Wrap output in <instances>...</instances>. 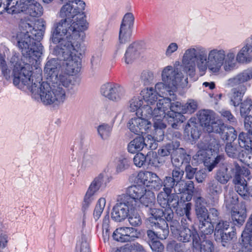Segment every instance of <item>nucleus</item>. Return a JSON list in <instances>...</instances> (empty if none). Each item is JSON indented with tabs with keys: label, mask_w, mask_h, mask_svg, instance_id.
I'll use <instances>...</instances> for the list:
<instances>
[{
	"label": "nucleus",
	"mask_w": 252,
	"mask_h": 252,
	"mask_svg": "<svg viewBox=\"0 0 252 252\" xmlns=\"http://www.w3.org/2000/svg\"><path fill=\"white\" fill-rule=\"evenodd\" d=\"M60 63L55 59L49 60L44 67L47 79L51 83L43 82L39 75L33 81L32 72L26 66L16 64L11 74L13 84L21 90H29L32 94H39L45 105L59 106L62 104L66 98L64 88L68 91L73 90L78 84L77 78L64 73L59 74Z\"/></svg>",
	"instance_id": "f257e3e1"
},
{
	"label": "nucleus",
	"mask_w": 252,
	"mask_h": 252,
	"mask_svg": "<svg viewBox=\"0 0 252 252\" xmlns=\"http://www.w3.org/2000/svg\"><path fill=\"white\" fill-rule=\"evenodd\" d=\"M60 11V17L62 19L54 23L52 30V41L57 44L61 39L64 38L72 40L83 39L84 31L88 28V23L83 13L79 14L74 5L65 3Z\"/></svg>",
	"instance_id": "f03ea898"
},
{
	"label": "nucleus",
	"mask_w": 252,
	"mask_h": 252,
	"mask_svg": "<svg viewBox=\"0 0 252 252\" xmlns=\"http://www.w3.org/2000/svg\"><path fill=\"white\" fill-rule=\"evenodd\" d=\"M81 40L61 39L53 49V54L63 61V65L68 75L77 73L80 70L81 63L79 60L82 53L80 43Z\"/></svg>",
	"instance_id": "7ed1b4c3"
},
{
	"label": "nucleus",
	"mask_w": 252,
	"mask_h": 252,
	"mask_svg": "<svg viewBox=\"0 0 252 252\" xmlns=\"http://www.w3.org/2000/svg\"><path fill=\"white\" fill-rule=\"evenodd\" d=\"M162 82L157 83L155 91L158 94H167L172 96L181 85L184 76L180 69L171 65L164 67L161 74Z\"/></svg>",
	"instance_id": "20e7f679"
},
{
	"label": "nucleus",
	"mask_w": 252,
	"mask_h": 252,
	"mask_svg": "<svg viewBox=\"0 0 252 252\" xmlns=\"http://www.w3.org/2000/svg\"><path fill=\"white\" fill-rule=\"evenodd\" d=\"M176 98L174 94L170 96V97H164L159 103L161 109L159 110V114L157 121L160 122L162 120L167 119L169 122L171 123V126L173 128H176L179 122L183 123L185 120L183 105H181L180 102L176 101L171 103L172 100Z\"/></svg>",
	"instance_id": "39448f33"
},
{
	"label": "nucleus",
	"mask_w": 252,
	"mask_h": 252,
	"mask_svg": "<svg viewBox=\"0 0 252 252\" xmlns=\"http://www.w3.org/2000/svg\"><path fill=\"white\" fill-rule=\"evenodd\" d=\"M202 72L207 69V52L199 48H192L187 50L184 55L182 65L184 70L189 76H193L196 65Z\"/></svg>",
	"instance_id": "423d86ee"
},
{
	"label": "nucleus",
	"mask_w": 252,
	"mask_h": 252,
	"mask_svg": "<svg viewBox=\"0 0 252 252\" xmlns=\"http://www.w3.org/2000/svg\"><path fill=\"white\" fill-rule=\"evenodd\" d=\"M17 44L22 55L26 58L36 60L42 55L43 46L28 31L21 32L17 35Z\"/></svg>",
	"instance_id": "0eeeda50"
},
{
	"label": "nucleus",
	"mask_w": 252,
	"mask_h": 252,
	"mask_svg": "<svg viewBox=\"0 0 252 252\" xmlns=\"http://www.w3.org/2000/svg\"><path fill=\"white\" fill-rule=\"evenodd\" d=\"M143 99L147 103L143 107L141 112V116L146 118H153L157 121L159 114V110L161 109L159 103L161 99H158V94L153 88H147L142 92Z\"/></svg>",
	"instance_id": "6e6552de"
},
{
	"label": "nucleus",
	"mask_w": 252,
	"mask_h": 252,
	"mask_svg": "<svg viewBox=\"0 0 252 252\" xmlns=\"http://www.w3.org/2000/svg\"><path fill=\"white\" fill-rule=\"evenodd\" d=\"M100 91L106 99L114 103L120 102L127 96L126 88L117 83H106L101 86Z\"/></svg>",
	"instance_id": "1a4fd4ad"
},
{
	"label": "nucleus",
	"mask_w": 252,
	"mask_h": 252,
	"mask_svg": "<svg viewBox=\"0 0 252 252\" xmlns=\"http://www.w3.org/2000/svg\"><path fill=\"white\" fill-rule=\"evenodd\" d=\"M136 208L121 195L117 198V203L113 206L111 212V218L116 222L125 220Z\"/></svg>",
	"instance_id": "9d476101"
},
{
	"label": "nucleus",
	"mask_w": 252,
	"mask_h": 252,
	"mask_svg": "<svg viewBox=\"0 0 252 252\" xmlns=\"http://www.w3.org/2000/svg\"><path fill=\"white\" fill-rule=\"evenodd\" d=\"M217 165L220 168L215 174L214 179L218 181L221 185L226 184L232 176L228 172V168L230 167L223 156H218L215 158V160H213L211 165L209 167L208 171H211Z\"/></svg>",
	"instance_id": "9b49d317"
},
{
	"label": "nucleus",
	"mask_w": 252,
	"mask_h": 252,
	"mask_svg": "<svg viewBox=\"0 0 252 252\" xmlns=\"http://www.w3.org/2000/svg\"><path fill=\"white\" fill-rule=\"evenodd\" d=\"M12 12H24L33 17H38L42 15L43 9L42 6L34 0H20Z\"/></svg>",
	"instance_id": "f8f14e48"
},
{
	"label": "nucleus",
	"mask_w": 252,
	"mask_h": 252,
	"mask_svg": "<svg viewBox=\"0 0 252 252\" xmlns=\"http://www.w3.org/2000/svg\"><path fill=\"white\" fill-rule=\"evenodd\" d=\"M233 227H229V222L220 220L214 229V236L217 241L226 243L232 239L235 235Z\"/></svg>",
	"instance_id": "ddd939ff"
},
{
	"label": "nucleus",
	"mask_w": 252,
	"mask_h": 252,
	"mask_svg": "<svg viewBox=\"0 0 252 252\" xmlns=\"http://www.w3.org/2000/svg\"><path fill=\"white\" fill-rule=\"evenodd\" d=\"M225 56L223 50H212L208 54L207 68L212 72H219L224 63Z\"/></svg>",
	"instance_id": "4468645a"
},
{
	"label": "nucleus",
	"mask_w": 252,
	"mask_h": 252,
	"mask_svg": "<svg viewBox=\"0 0 252 252\" xmlns=\"http://www.w3.org/2000/svg\"><path fill=\"white\" fill-rule=\"evenodd\" d=\"M134 20V16L131 13H127L124 16L119 31L120 43H125L130 40Z\"/></svg>",
	"instance_id": "2eb2a0df"
},
{
	"label": "nucleus",
	"mask_w": 252,
	"mask_h": 252,
	"mask_svg": "<svg viewBox=\"0 0 252 252\" xmlns=\"http://www.w3.org/2000/svg\"><path fill=\"white\" fill-rule=\"evenodd\" d=\"M146 190V187L143 185L131 186L126 189V193L121 195L136 208L139 200L145 193Z\"/></svg>",
	"instance_id": "dca6fc26"
},
{
	"label": "nucleus",
	"mask_w": 252,
	"mask_h": 252,
	"mask_svg": "<svg viewBox=\"0 0 252 252\" xmlns=\"http://www.w3.org/2000/svg\"><path fill=\"white\" fill-rule=\"evenodd\" d=\"M140 232L133 227H121L117 228L113 233V239L118 242H130L138 238Z\"/></svg>",
	"instance_id": "f3484780"
},
{
	"label": "nucleus",
	"mask_w": 252,
	"mask_h": 252,
	"mask_svg": "<svg viewBox=\"0 0 252 252\" xmlns=\"http://www.w3.org/2000/svg\"><path fill=\"white\" fill-rule=\"evenodd\" d=\"M238 199L234 198L226 199L225 200V206L228 210H231V219L235 225L240 227L245 222L247 217L245 211H237L235 210V205L237 203Z\"/></svg>",
	"instance_id": "a211bd4d"
},
{
	"label": "nucleus",
	"mask_w": 252,
	"mask_h": 252,
	"mask_svg": "<svg viewBox=\"0 0 252 252\" xmlns=\"http://www.w3.org/2000/svg\"><path fill=\"white\" fill-rule=\"evenodd\" d=\"M128 126L132 132L139 135L148 132L149 128L152 127V123L143 118H134L129 120Z\"/></svg>",
	"instance_id": "6ab92c4d"
},
{
	"label": "nucleus",
	"mask_w": 252,
	"mask_h": 252,
	"mask_svg": "<svg viewBox=\"0 0 252 252\" xmlns=\"http://www.w3.org/2000/svg\"><path fill=\"white\" fill-rule=\"evenodd\" d=\"M250 219L247 220L245 229L242 234L241 248L238 252H252V233H249L252 230V217Z\"/></svg>",
	"instance_id": "aec40b11"
},
{
	"label": "nucleus",
	"mask_w": 252,
	"mask_h": 252,
	"mask_svg": "<svg viewBox=\"0 0 252 252\" xmlns=\"http://www.w3.org/2000/svg\"><path fill=\"white\" fill-rule=\"evenodd\" d=\"M174 237L183 243H187L192 240V248L198 241H200L199 235L195 229H190L187 227H180L178 234H176Z\"/></svg>",
	"instance_id": "412c9836"
},
{
	"label": "nucleus",
	"mask_w": 252,
	"mask_h": 252,
	"mask_svg": "<svg viewBox=\"0 0 252 252\" xmlns=\"http://www.w3.org/2000/svg\"><path fill=\"white\" fill-rule=\"evenodd\" d=\"M175 193H183L182 198L184 201L189 202L192 198L194 191V185L192 181H183L173 189Z\"/></svg>",
	"instance_id": "4be33fe9"
},
{
	"label": "nucleus",
	"mask_w": 252,
	"mask_h": 252,
	"mask_svg": "<svg viewBox=\"0 0 252 252\" xmlns=\"http://www.w3.org/2000/svg\"><path fill=\"white\" fill-rule=\"evenodd\" d=\"M206 190L211 199V204L216 206L219 200V195L222 191L221 185L218 181L212 179L206 184Z\"/></svg>",
	"instance_id": "5701e85b"
},
{
	"label": "nucleus",
	"mask_w": 252,
	"mask_h": 252,
	"mask_svg": "<svg viewBox=\"0 0 252 252\" xmlns=\"http://www.w3.org/2000/svg\"><path fill=\"white\" fill-rule=\"evenodd\" d=\"M103 175L102 174H99L94 179L85 196L83 204L84 208L85 209L89 207L92 202L91 197L99 189L103 184Z\"/></svg>",
	"instance_id": "b1692460"
},
{
	"label": "nucleus",
	"mask_w": 252,
	"mask_h": 252,
	"mask_svg": "<svg viewBox=\"0 0 252 252\" xmlns=\"http://www.w3.org/2000/svg\"><path fill=\"white\" fill-rule=\"evenodd\" d=\"M235 189L239 194L245 198L252 196V186L248 187L246 180L239 175H236L233 180Z\"/></svg>",
	"instance_id": "393cba45"
},
{
	"label": "nucleus",
	"mask_w": 252,
	"mask_h": 252,
	"mask_svg": "<svg viewBox=\"0 0 252 252\" xmlns=\"http://www.w3.org/2000/svg\"><path fill=\"white\" fill-rule=\"evenodd\" d=\"M184 175V171L180 168H174L172 172L171 176H166L163 179V187L173 189L176 186L180 184Z\"/></svg>",
	"instance_id": "a878e982"
},
{
	"label": "nucleus",
	"mask_w": 252,
	"mask_h": 252,
	"mask_svg": "<svg viewBox=\"0 0 252 252\" xmlns=\"http://www.w3.org/2000/svg\"><path fill=\"white\" fill-rule=\"evenodd\" d=\"M21 27L24 26L26 29V30L28 31L33 36H34L35 39L37 40V41H40L42 38L45 30L46 24L45 21L42 20H38L35 23L34 27L32 30L31 29L32 26L30 24L23 23Z\"/></svg>",
	"instance_id": "bb28decb"
},
{
	"label": "nucleus",
	"mask_w": 252,
	"mask_h": 252,
	"mask_svg": "<svg viewBox=\"0 0 252 252\" xmlns=\"http://www.w3.org/2000/svg\"><path fill=\"white\" fill-rule=\"evenodd\" d=\"M171 158L175 168H180L183 163H189L191 159L190 156L187 154L185 150L182 148L177 149Z\"/></svg>",
	"instance_id": "cd10ccee"
},
{
	"label": "nucleus",
	"mask_w": 252,
	"mask_h": 252,
	"mask_svg": "<svg viewBox=\"0 0 252 252\" xmlns=\"http://www.w3.org/2000/svg\"><path fill=\"white\" fill-rule=\"evenodd\" d=\"M197 145L200 150L193 156V158L198 161L203 162L209 170V167L211 165L213 159L211 160L210 155L207 151V145L203 142H200L198 143Z\"/></svg>",
	"instance_id": "c85d7f7f"
},
{
	"label": "nucleus",
	"mask_w": 252,
	"mask_h": 252,
	"mask_svg": "<svg viewBox=\"0 0 252 252\" xmlns=\"http://www.w3.org/2000/svg\"><path fill=\"white\" fill-rule=\"evenodd\" d=\"M141 45L139 42H133L130 44L125 54V61L126 64H130L137 59L140 55Z\"/></svg>",
	"instance_id": "c756f323"
},
{
	"label": "nucleus",
	"mask_w": 252,
	"mask_h": 252,
	"mask_svg": "<svg viewBox=\"0 0 252 252\" xmlns=\"http://www.w3.org/2000/svg\"><path fill=\"white\" fill-rule=\"evenodd\" d=\"M195 213L199 222L207 220L208 211L205 206V200L203 197H198L195 200Z\"/></svg>",
	"instance_id": "7c9ffc66"
},
{
	"label": "nucleus",
	"mask_w": 252,
	"mask_h": 252,
	"mask_svg": "<svg viewBox=\"0 0 252 252\" xmlns=\"http://www.w3.org/2000/svg\"><path fill=\"white\" fill-rule=\"evenodd\" d=\"M154 224L158 239L165 240L169 234L167 222L164 219H159L157 222H154Z\"/></svg>",
	"instance_id": "2f4dec72"
},
{
	"label": "nucleus",
	"mask_w": 252,
	"mask_h": 252,
	"mask_svg": "<svg viewBox=\"0 0 252 252\" xmlns=\"http://www.w3.org/2000/svg\"><path fill=\"white\" fill-rule=\"evenodd\" d=\"M252 79V68H248L229 80L232 86L240 85Z\"/></svg>",
	"instance_id": "473e14b6"
},
{
	"label": "nucleus",
	"mask_w": 252,
	"mask_h": 252,
	"mask_svg": "<svg viewBox=\"0 0 252 252\" xmlns=\"http://www.w3.org/2000/svg\"><path fill=\"white\" fill-rule=\"evenodd\" d=\"M193 252H215L213 242L209 240H205L200 242L198 241L192 248Z\"/></svg>",
	"instance_id": "72a5a7b5"
},
{
	"label": "nucleus",
	"mask_w": 252,
	"mask_h": 252,
	"mask_svg": "<svg viewBox=\"0 0 252 252\" xmlns=\"http://www.w3.org/2000/svg\"><path fill=\"white\" fill-rule=\"evenodd\" d=\"M180 142L178 141H172L162 147L158 150V155L162 156H168L171 155V158L174 155L176 150L179 148Z\"/></svg>",
	"instance_id": "f704fd0d"
},
{
	"label": "nucleus",
	"mask_w": 252,
	"mask_h": 252,
	"mask_svg": "<svg viewBox=\"0 0 252 252\" xmlns=\"http://www.w3.org/2000/svg\"><path fill=\"white\" fill-rule=\"evenodd\" d=\"M246 90V88L244 85H240L237 88L232 90L233 94L231 97V104L236 107L241 103Z\"/></svg>",
	"instance_id": "c9c22d12"
},
{
	"label": "nucleus",
	"mask_w": 252,
	"mask_h": 252,
	"mask_svg": "<svg viewBox=\"0 0 252 252\" xmlns=\"http://www.w3.org/2000/svg\"><path fill=\"white\" fill-rule=\"evenodd\" d=\"M238 144L242 148L252 150V133L241 132L238 136Z\"/></svg>",
	"instance_id": "e433bc0d"
},
{
	"label": "nucleus",
	"mask_w": 252,
	"mask_h": 252,
	"mask_svg": "<svg viewBox=\"0 0 252 252\" xmlns=\"http://www.w3.org/2000/svg\"><path fill=\"white\" fill-rule=\"evenodd\" d=\"M145 146L143 137H137L132 140L127 146L128 151L135 153L141 151Z\"/></svg>",
	"instance_id": "4c0bfd02"
},
{
	"label": "nucleus",
	"mask_w": 252,
	"mask_h": 252,
	"mask_svg": "<svg viewBox=\"0 0 252 252\" xmlns=\"http://www.w3.org/2000/svg\"><path fill=\"white\" fill-rule=\"evenodd\" d=\"M252 52V45L247 44L238 54L236 58L237 61L242 63L250 62L252 60L250 56Z\"/></svg>",
	"instance_id": "58836bf2"
},
{
	"label": "nucleus",
	"mask_w": 252,
	"mask_h": 252,
	"mask_svg": "<svg viewBox=\"0 0 252 252\" xmlns=\"http://www.w3.org/2000/svg\"><path fill=\"white\" fill-rule=\"evenodd\" d=\"M225 151L229 157L237 158L241 152V148L237 143L232 142H227L225 145Z\"/></svg>",
	"instance_id": "ea45409f"
},
{
	"label": "nucleus",
	"mask_w": 252,
	"mask_h": 252,
	"mask_svg": "<svg viewBox=\"0 0 252 252\" xmlns=\"http://www.w3.org/2000/svg\"><path fill=\"white\" fill-rule=\"evenodd\" d=\"M166 187H164L163 191H160L157 196V200L159 205L165 208L168 207L169 205V196L173 190L171 188L167 189Z\"/></svg>",
	"instance_id": "a19ab883"
},
{
	"label": "nucleus",
	"mask_w": 252,
	"mask_h": 252,
	"mask_svg": "<svg viewBox=\"0 0 252 252\" xmlns=\"http://www.w3.org/2000/svg\"><path fill=\"white\" fill-rule=\"evenodd\" d=\"M155 200L156 196L154 193L150 190H147L146 189L145 193L143 195L138 201L145 206L146 210L147 208H149L151 206H154Z\"/></svg>",
	"instance_id": "79ce46f5"
},
{
	"label": "nucleus",
	"mask_w": 252,
	"mask_h": 252,
	"mask_svg": "<svg viewBox=\"0 0 252 252\" xmlns=\"http://www.w3.org/2000/svg\"><path fill=\"white\" fill-rule=\"evenodd\" d=\"M198 118L201 125L206 128L214 118L213 112L209 110H201L199 112Z\"/></svg>",
	"instance_id": "37998d69"
},
{
	"label": "nucleus",
	"mask_w": 252,
	"mask_h": 252,
	"mask_svg": "<svg viewBox=\"0 0 252 252\" xmlns=\"http://www.w3.org/2000/svg\"><path fill=\"white\" fill-rule=\"evenodd\" d=\"M222 130L220 134L223 140L233 141L237 137V134L232 126H226L224 125Z\"/></svg>",
	"instance_id": "c03bdc74"
},
{
	"label": "nucleus",
	"mask_w": 252,
	"mask_h": 252,
	"mask_svg": "<svg viewBox=\"0 0 252 252\" xmlns=\"http://www.w3.org/2000/svg\"><path fill=\"white\" fill-rule=\"evenodd\" d=\"M157 176L156 174L152 172H142L138 174V179L143 184V186H146L148 187L149 186V184H151L153 181H154Z\"/></svg>",
	"instance_id": "a18cd8bd"
},
{
	"label": "nucleus",
	"mask_w": 252,
	"mask_h": 252,
	"mask_svg": "<svg viewBox=\"0 0 252 252\" xmlns=\"http://www.w3.org/2000/svg\"><path fill=\"white\" fill-rule=\"evenodd\" d=\"M147 213L151 216L149 217V220L151 221L152 223L157 222L158 219H161V218L163 217V210L160 209L155 208L154 206H151L149 208H147L146 210Z\"/></svg>",
	"instance_id": "49530a36"
},
{
	"label": "nucleus",
	"mask_w": 252,
	"mask_h": 252,
	"mask_svg": "<svg viewBox=\"0 0 252 252\" xmlns=\"http://www.w3.org/2000/svg\"><path fill=\"white\" fill-rule=\"evenodd\" d=\"M185 131L193 139H198L200 135V132L193 121H190L186 125Z\"/></svg>",
	"instance_id": "de8ad7c7"
},
{
	"label": "nucleus",
	"mask_w": 252,
	"mask_h": 252,
	"mask_svg": "<svg viewBox=\"0 0 252 252\" xmlns=\"http://www.w3.org/2000/svg\"><path fill=\"white\" fill-rule=\"evenodd\" d=\"M143 104V98L140 96L133 97L129 102V107L130 110L132 112L137 111L141 114L142 105Z\"/></svg>",
	"instance_id": "09e8293b"
},
{
	"label": "nucleus",
	"mask_w": 252,
	"mask_h": 252,
	"mask_svg": "<svg viewBox=\"0 0 252 252\" xmlns=\"http://www.w3.org/2000/svg\"><path fill=\"white\" fill-rule=\"evenodd\" d=\"M224 124L222 123L221 121L218 120L216 122H213L208 125L206 127V130L208 132H215L220 134Z\"/></svg>",
	"instance_id": "8fccbe9b"
},
{
	"label": "nucleus",
	"mask_w": 252,
	"mask_h": 252,
	"mask_svg": "<svg viewBox=\"0 0 252 252\" xmlns=\"http://www.w3.org/2000/svg\"><path fill=\"white\" fill-rule=\"evenodd\" d=\"M130 165L129 159L125 156H120L117 161L116 171L118 173L123 172L128 168Z\"/></svg>",
	"instance_id": "3c124183"
},
{
	"label": "nucleus",
	"mask_w": 252,
	"mask_h": 252,
	"mask_svg": "<svg viewBox=\"0 0 252 252\" xmlns=\"http://www.w3.org/2000/svg\"><path fill=\"white\" fill-rule=\"evenodd\" d=\"M112 129V127L111 126L106 124H103L98 126L97 132L101 138L105 140L109 137Z\"/></svg>",
	"instance_id": "603ef678"
},
{
	"label": "nucleus",
	"mask_w": 252,
	"mask_h": 252,
	"mask_svg": "<svg viewBox=\"0 0 252 252\" xmlns=\"http://www.w3.org/2000/svg\"><path fill=\"white\" fill-rule=\"evenodd\" d=\"M154 79V73L149 70H143L140 75V80L144 85H149Z\"/></svg>",
	"instance_id": "864d4df0"
},
{
	"label": "nucleus",
	"mask_w": 252,
	"mask_h": 252,
	"mask_svg": "<svg viewBox=\"0 0 252 252\" xmlns=\"http://www.w3.org/2000/svg\"><path fill=\"white\" fill-rule=\"evenodd\" d=\"M199 228L201 232L204 235L211 234L215 229L213 223L209 220L199 222Z\"/></svg>",
	"instance_id": "5fc2aeb1"
},
{
	"label": "nucleus",
	"mask_w": 252,
	"mask_h": 252,
	"mask_svg": "<svg viewBox=\"0 0 252 252\" xmlns=\"http://www.w3.org/2000/svg\"><path fill=\"white\" fill-rule=\"evenodd\" d=\"M105 204L106 200L105 198L101 197L98 200L94 213V218L95 220H98L100 218L105 206Z\"/></svg>",
	"instance_id": "6e6d98bb"
},
{
	"label": "nucleus",
	"mask_w": 252,
	"mask_h": 252,
	"mask_svg": "<svg viewBox=\"0 0 252 252\" xmlns=\"http://www.w3.org/2000/svg\"><path fill=\"white\" fill-rule=\"evenodd\" d=\"M94 164V158L90 154H85L83 158L81 164V168L83 169H89Z\"/></svg>",
	"instance_id": "4d7b16f0"
},
{
	"label": "nucleus",
	"mask_w": 252,
	"mask_h": 252,
	"mask_svg": "<svg viewBox=\"0 0 252 252\" xmlns=\"http://www.w3.org/2000/svg\"><path fill=\"white\" fill-rule=\"evenodd\" d=\"M127 218L129 222L132 226H139L142 223L140 216L137 213L135 212V210L131 213H129Z\"/></svg>",
	"instance_id": "13d9d810"
},
{
	"label": "nucleus",
	"mask_w": 252,
	"mask_h": 252,
	"mask_svg": "<svg viewBox=\"0 0 252 252\" xmlns=\"http://www.w3.org/2000/svg\"><path fill=\"white\" fill-rule=\"evenodd\" d=\"M241 104L240 113L241 115H245L249 113L252 106V100L250 98H247Z\"/></svg>",
	"instance_id": "bf43d9fd"
},
{
	"label": "nucleus",
	"mask_w": 252,
	"mask_h": 252,
	"mask_svg": "<svg viewBox=\"0 0 252 252\" xmlns=\"http://www.w3.org/2000/svg\"><path fill=\"white\" fill-rule=\"evenodd\" d=\"M197 108L196 103L193 100H189L184 105H183L184 113H192Z\"/></svg>",
	"instance_id": "052dcab7"
},
{
	"label": "nucleus",
	"mask_w": 252,
	"mask_h": 252,
	"mask_svg": "<svg viewBox=\"0 0 252 252\" xmlns=\"http://www.w3.org/2000/svg\"><path fill=\"white\" fill-rule=\"evenodd\" d=\"M162 186H163V181L162 182L161 180L157 176L154 181H153L151 184H149L148 187L151 190L158 191L162 188Z\"/></svg>",
	"instance_id": "680f3d73"
},
{
	"label": "nucleus",
	"mask_w": 252,
	"mask_h": 252,
	"mask_svg": "<svg viewBox=\"0 0 252 252\" xmlns=\"http://www.w3.org/2000/svg\"><path fill=\"white\" fill-rule=\"evenodd\" d=\"M208 219L207 220H209L212 223H214L217 220H220V213L215 208H211L208 211Z\"/></svg>",
	"instance_id": "e2e57ef3"
},
{
	"label": "nucleus",
	"mask_w": 252,
	"mask_h": 252,
	"mask_svg": "<svg viewBox=\"0 0 252 252\" xmlns=\"http://www.w3.org/2000/svg\"><path fill=\"white\" fill-rule=\"evenodd\" d=\"M144 140H145V147H147L152 150L155 149L157 147V144L156 142H158L155 140V138L154 136L151 134H148L145 138H144Z\"/></svg>",
	"instance_id": "0e129e2a"
},
{
	"label": "nucleus",
	"mask_w": 252,
	"mask_h": 252,
	"mask_svg": "<svg viewBox=\"0 0 252 252\" xmlns=\"http://www.w3.org/2000/svg\"><path fill=\"white\" fill-rule=\"evenodd\" d=\"M157 160V155L153 151L149 152L145 156V163L148 165L156 166Z\"/></svg>",
	"instance_id": "69168bd1"
},
{
	"label": "nucleus",
	"mask_w": 252,
	"mask_h": 252,
	"mask_svg": "<svg viewBox=\"0 0 252 252\" xmlns=\"http://www.w3.org/2000/svg\"><path fill=\"white\" fill-rule=\"evenodd\" d=\"M197 171V168L192 167L189 163H187L185 166V171L186 177L188 179H192Z\"/></svg>",
	"instance_id": "338daca9"
},
{
	"label": "nucleus",
	"mask_w": 252,
	"mask_h": 252,
	"mask_svg": "<svg viewBox=\"0 0 252 252\" xmlns=\"http://www.w3.org/2000/svg\"><path fill=\"white\" fill-rule=\"evenodd\" d=\"M134 164L139 167H141L145 164V156L142 153L137 154L133 158Z\"/></svg>",
	"instance_id": "774afa93"
}]
</instances>
